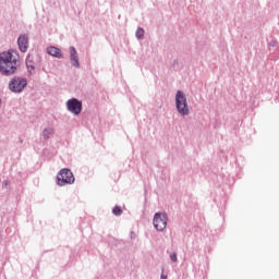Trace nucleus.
I'll list each match as a JSON object with an SVG mask.
<instances>
[{
  "label": "nucleus",
  "instance_id": "nucleus-15",
  "mask_svg": "<svg viewBox=\"0 0 279 279\" xmlns=\"http://www.w3.org/2000/svg\"><path fill=\"white\" fill-rule=\"evenodd\" d=\"M161 279H167V276H165V275H161Z\"/></svg>",
  "mask_w": 279,
  "mask_h": 279
},
{
  "label": "nucleus",
  "instance_id": "nucleus-12",
  "mask_svg": "<svg viewBox=\"0 0 279 279\" xmlns=\"http://www.w3.org/2000/svg\"><path fill=\"white\" fill-rule=\"evenodd\" d=\"M136 36L137 38H143V36H145V31L143 28H138L136 31Z\"/></svg>",
  "mask_w": 279,
  "mask_h": 279
},
{
  "label": "nucleus",
  "instance_id": "nucleus-9",
  "mask_svg": "<svg viewBox=\"0 0 279 279\" xmlns=\"http://www.w3.org/2000/svg\"><path fill=\"white\" fill-rule=\"evenodd\" d=\"M47 53L53 58H62V51L53 46L47 48Z\"/></svg>",
  "mask_w": 279,
  "mask_h": 279
},
{
  "label": "nucleus",
  "instance_id": "nucleus-11",
  "mask_svg": "<svg viewBox=\"0 0 279 279\" xmlns=\"http://www.w3.org/2000/svg\"><path fill=\"white\" fill-rule=\"evenodd\" d=\"M112 213L113 215H116L117 217L121 216L123 214V209H121L120 206H116L113 209H112Z\"/></svg>",
  "mask_w": 279,
  "mask_h": 279
},
{
  "label": "nucleus",
  "instance_id": "nucleus-8",
  "mask_svg": "<svg viewBox=\"0 0 279 279\" xmlns=\"http://www.w3.org/2000/svg\"><path fill=\"white\" fill-rule=\"evenodd\" d=\"M70 53H71L70 60H71L72 66L80 68V59L77 58V50H75V48L71 47Z\"/></svg>",
  "mask_w": 279,
  "mask_h": 279
},
{
  "label": "nucleus",
  "instance_id": "nucleus-10",
  "mask_svg": "<svg viewBox=\"0 0 279 279\" xmlns=\"http://www.w3.org/2000/svg\"><path fill=\"white\" fill-rule=\"evenodd\" d=\"M53 134V129H46L43 132L44 138H49Z\"/></svg>",
  "mask_w": 279,
  "mask_h": 279
},
{
  "label": "nucleus",
  "instance_id": "nucleus-4",
  "mask_svg": "<svg viewBox=\"0 0 279 279\" xmlns=\"http://www.w3.org/2000/svg\"><path fill=\"white\" fill-rule=\"evenodd\" d=\"M154 227L158 232H162L167 228V214L157 213L153 220Z\"/></svg>",
  "mask_w": 279,
  "mask_h": 279
},
{
  "label": "nucleus",
  "instance_id": "nucleus-5",
  "mask_svg": "<svg viewBox=\"0 0 279 279\" xmlns=\"http://www.w3.org/2000/svg\"><path fill=\"white\" fill-rule=\"evenodd\" d=\"M25 86H27V80L19 78V77L13 78L11 81V83L9 84V88L13 93H21V90H23V88H25Z\"/></svg>",
  "mask_w": 279,
  "mask_h": 279
},
{
  "label": "nucleus",
  "instance_id": "nucleus-6",
  "mask_svg": "<svg viewBox=\"0 0 279 279\" xmlns=\"http://www.w3.org/2000/svg\"><path fill=\"white\" fill-rule=\"evenodd\" d=\"M68 110L72 112V114H80L82 112V101L76 98H72L66 102Z\"/></svg>",
  "mask_w": 279,
  "mask_h": 279
},
{
  "label": "nucleus",
  "instance_id": "nucleus-13",
  "mask_svg": "<svg viewBox=\"0 0 279 279\" xmlns=\"http://www.w3.org/2000/svg\"><path fill=\"white\" fill-rule=\"evenodd\" d=\"M26 66H27L29 72L34 71V65L32 64V61L26 60Z\"/></svg>",
  "mask_w": 279,
  "mask_h": 279
},
{
  "label": "nucleus",
  "instance_id": "nucleus-14",
  "mask_svg": "<svg viewBox=\"0 0 279 279\" xmlns=\"http://www.w3.org/2000/svg\"><path fill=\"white\" fill-rule=\"evenodd\" d=\"M172 263H178V254L173 253L170 255Z\"/></svg>",
  "mask_w": 279,
  "mask_h": 279
},
{
  "label": "nucleus",
  "instance_id": "nucleus-1",
  "mask_svg": "<svg viewBox=\"0 0 279 279\" xmlns=\"http://www.w3.org/2000/svg\"><path fill=\"white\" fill-rule=\"evenodd\" d=\"M16 56L12 52L0 53V72L2 75H14L16 73Z\"/></svg>",
  "mask_w": 279,
  "mask_h": 279
},
{
  "label": "nucleus",
  "instance_id": "nucleus-3",
  "mask_svg": "<svg viewBox=\"0 0 279 279\" xmlns=\"http://www.w3.org/2000/svg\"><path fill=\"white\" fill-rule=\"evenodd\" d=\"M75 182V177L73 172L69 169H61L57 175V184L59 186H64V184H73Z\"/></svg>",
  "mask_w": 279,
  "mask_h": 279
},
{
  "label": "nucleus",
  "instance_id": "nucleus-7",
  "mask_svg": "<svg viewBox=\"0 0 279 279\" xmlns=\"http://www.w3.org/2000/svg\"><path fill=\"white\" fill-rule=\"evenodd\" d=\"M17 45H19L20 51H22V53H25L27 51V47H29V37L25 35H21L17 38Z\"/></svg>",
  "mask_w": 279,
  "mask_h": 279
},
{
  "label": "nucleus",
  "instance_id": "nucleus-2",
  "mask_svg": "<svg viewBox=\"0 0 279 279\" xmlns=\"http://www.w3.org/2000/svg\"><path fill=\"white\" fill-rule=\"evenodd\" d=\"M175 106L179 114L187 117L190 112L189 102H186V95H184L182 90H178L175 94Z\"/></svg>",
  "mask_w": 279,
  "mask_h": 279
}]
</instances>
